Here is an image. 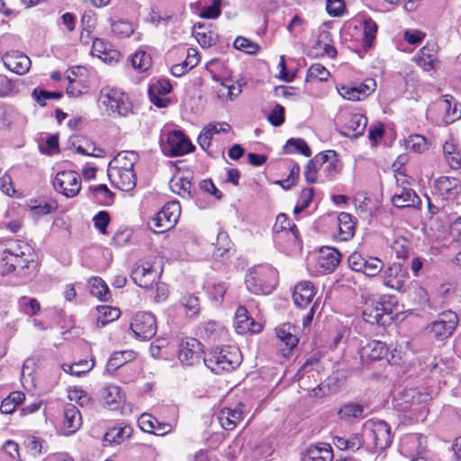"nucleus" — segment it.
<instances>
[{"label": "nucleus", "mask_w": 461, "mask_h": 461, "mask_svg": "<svg viewBox=\"0 0 461 461\" xmlns=\"http://www.w3.org/2000/svg\"><path fill=\"white\" fill-rule=\"evenodd\" d=\"M384 268V262L376 257H365L364 267L360 269V273H363L366 276L375 277Z\"/></svg>", "instance_id": "obj_43"}, {"label": "nucleus", "mask_w": 461, "mask_h": 461, "mask_svg": "<svg viewBox=\"0 0 461 461\" xmlns=\"http://www.w3.org/2000/svg\"><path fill=\"white\" fill-rule=\"evenodd\" d=\"M326 159V155L319 153L317 156H315L314 158L308 161L303 173L305 179L308 183L316 182L319 163L321 162V160L325 161Z\"/></svg>", "instance_id": "obj_47"}, {"label": "nucleus", "mask_w": 461, "mask_h": 461, "mask_svg": "<svg viewBox=\"0 0 461 461\" xmlns=\"http://www.w3.org/2000/svg\"><path fill=\"white\" fill-rule=\"evenodd\" d=\"M203 346L194 338L182 339L178 347V359L184 366H194L200 362Z\"/></svg>", "instance_id": "obj_12"}, {"label": "nucleus", "mask_w": 461, "mask_h": 461, "mask_svg": "<svg viewBox=\"0 0 461 461\" xmlns=\"http://www.w3.org/2000/svg\"><path fill=\"white\" fill-rule=\"evenodd\" d=\"M273 231L279 233L282 231H291L295 238H297L298 230L295 224L292 223L287 216L284 213L277 215L276 223L273 227Z\"/></svg>", "instance_id": "obj_49"}, {"label": "nucleus", "mask_w": 461, "mask_h": 461, "mask_svg": "<svg viewBox=\"0 0 461 461\" xmlns=\"http://www.w3.org/2000/svg\"><path fill=\"white\" fill-rule=\"evenodd\" d=\"M139 160V155L135 151L123 150L119 152L109 163L108 168L133 170L134 165Z\"/></svg>", "instance_id": "obj_24"}, {"label": "nucleus", "mask_w": 461, "mask_h": 461, "mask_svg": "<svg viewBox=\"0 0 461 461\" xmlns=\"http://www.w3.org/2000/svg\"><path fill=\"white\" fill-rule=\"evenodd\" d=\"M53 185L66 197H74L81 189V179L75 171H60L56 175Z\"/></svg>", "instance_id": "obj_10"}, {"label": "nucleus", "mask_w": 461, "mask_h": 461, "mask_svg": "<svg viewBox=\"0 0 461 461\" xmlns=\"http://www.w3.org/2000/svg\"><path fill=\"white\" fill-rule=\"evenodd\" d=\"M89 191L99 203L104 205L112 203L114 194L108 189L106 185H92L89 187Z\"/></svg>", "instance_id": "obj_44"}, {"label": "nucleus", "mask_w": 461, "mask_h": 461, "mask_svg": "<svg viewBox=\"0 0 461 461\" xmlns=\"http://www.w3.org/2000/svg\"><path fill=\"white\" fill-rule=\"evenodd\" d=\"M458 318L456 312L448 311L441 313L437 321L428 326V332L438 340L448 338L456 330Z\"/></svg>", "instance_id": "obj_9"}, {"label": "nucleus", "mask_w": 461, "mask_h": 461, "mask_svg": "<svg viewBox=\"0 0 461 461\" xmlns=\"http://www.w3.org/2000/svg\"><path fill=\"white\" fill-rule=\"evenodd\" d=\"M321 153L327 156V159L325 161L321 160L319 167L324 173L325 177L331 178L339 172L341 167L339 160L337 159V153L334 150H329Z\"/></svg>", "instance_id": "obj_34"}, {"label": "nucleus", "mask_w": 461, "mask_h": 461, "mask_svg": "<svg viewBox=\"0 0 461 461\" xmlns=\"http://www.w3.org/2000/svg\"><path fill=\"white\" fill-rule=\"evenodd\" d=\"M212 78L217 82V85L213 86L214 92L217 97L221 101H227L230 97V77L212 75Z\"/></svg>", "instance_id": "obj_36"}, {"label": "nucleus", "mask_w": 461, "mask_h": 461, "mask_svg": "<svg viewBox=\"0 0 461 461\" xmlns=\"http://www.w3.org/2000/svg\"><path fill=\"white\" fill-rule=\"evenodd\" d=\"M162 149L170 157H178L193 151L194 146L181 131H173L167 135Z\"/></svg>", "instance_id": "obj_8"}, {"label": "nucleus", "mask_w": 461, "mask_h": 461, "mask_svg": "<svg viewBox=\"0 0 461 461\" xmlns=\"http://www.w3.org/2000/svg\"><path fill=\"white\" fill-rule=\"evenodd\" d=\"M94 360H91V362H88L87 360H80L68 366L71 375L80 376L89 372L94 367Z\"/></svg>", "instance_id": "obj_59"}, {"label": "nucleus", "mask_w": 461, "mask_h": 461, "mask_svg": "<svg viewBox=\"0 0 461 461\" xmlns=\"http://www.w3.org/2000/svg\"><path fill=\"white\" fill-rule=\"evenodd\" d=\"M278 282V273L271 265H258L249 271L245 279L248 290L255 294H270Z\"/></svg>", "instance_id": "obj_1"}, {"label": "nucleus", "mask_w": 461, "mask_h": 461, "mask_svg": "<svg viewBox=\"0 0 461 461\" xmlns=\"http://www.w3.org/2000/svg\"><path fill=\"white\" fill-rule=\"evenodd\" d=\"M232 47L247 54H256L259 50V45L249 39L237 37L232 42Z\"/></svg>", "instance_id": "obj_52"}, {"label": "nucleus", "mask_w": 461, "mask_h": 461, "mask_svg": "<svg viewBox=\"0 0 461 461\" xmlns=\"http://www.w3.org/2000/svg\"><path fill=\"white\" fill-rule=\"evenodd\" d=\"M230 129L228 122H212L204 126L198 136V143L201 148L206 150L213 139L214 135L227 134Z\"/></svg>", "instance_id": "obj_17"}, {"label": "nucleus", "mask_w": 461, "mask_h": 461, "mask_svg": "<svg viewBox=\"0 0 461 461\" xmlns=\"http://www.w3.org/2000/svg\"><path fill=\"white\" fill-rule=\"evenodd\" d=\"M384 285L400 293H405L409 286L407 269L399 263H394L384 270Z\"/></svg>", "instance_id": "obj_11"}, {"label": "nucleus", "mask_w": 461, "mask_h": 461, "mask_svg": "<svg viewBox=\"0 0 461 461\" xmlns=\"http://www.w3.org/2000/svg\"><path fill=\"white\" fill-rule=\"evenodd\" d=\"M92 54L105 62L118 60L121 53L113 48V45L103 39L95 38L92 44Z\"/></svg>", "instance_id": "obj_22"}, {"label": "nucleus", "mask_w": 461, "mask_h": 461, "mask_svg": "<svg viewBox=\"0 0 461 461\" xmlns=\"http://www.w3.org/2000/svg\"><path fill=\"white\" fill-rule=\"evenodd\" d=\"M232 326L238 334H245L248 332L258 333L262 330L260 323L255 321L249 315V312L245 306L240 305L235 312V318Z\"/></svg>", "instance_id": "obj_15"}, {"label": "nucleus", "mask_w": 461, "mask_h": 461, "mask_svg": "<svg viewBox=\"0 0 461 461\" xmlns=\"http://www.w3.org/2000/svg\"><path fill=\"white\" fill-rule=\"evenodd\" d=\"M441 109L446 112L445 121L447 123H451L461 117V104L448 99H443L439 102Z\"/></svg>", "instance_id": "obj_41"}, {"label": "nucleus", "mask_w": 461, "mask_h": 461, "mask_svg": "<svg viewBox=\"0 0 461 461\" xmlns=\"http://www.w3.org/2000/svg\"><path fill=\"white\" fill-rule=\"evenodd\" d=\"M3 61L9 70L18 75H24L29 71L32 65L29 57L18 51L5 54L3 56Z\"/></svg>", "instance_id": "obj_18"}, {"label": "nucleus", "mask_w": 461, "mask_h": 461, "mask_svg": "<svg viewBox=\"0 0 461 461\" xmlns=\"http://www.w3.org/2000/svg\"><path fill=\"white\" fill-rule=\"evenodd\" d=\"M24 445L28 451L33 456H38L46 452V442L41 438L28 436L24 440Z\"/></svg>", "instance_id": "obj_53"}, {"label": "nucleus", "mask_w": 461, "mask_h": 461, "mask_svg": "<svg viewBox=\"0 0 461 461\" xmlns=\"http://www.w3.org/2000/svg\"><path fill=\"white\" fill-rule=\"evenodd\" d=\"M132 433V428L129 425L124 426H113L108 429L104 436V440L109 444H119L125 438L131 437Z\"/></svg>", "instance_id": "obj_31"}, {"label": "nucleus", "mask_w": 461, "mask_h": 461, "mask_svg": "<svg viewBox=\"0 0 461 461\" xmlns=\"http://www.w3.org/2000/svg\"><path fill=\"white\" fill-rule=\"evenodd\" d=\"M131 65L135 69L144 72L151 66V57L143 50L136 51L131 57Z\"/></svg>", "instance_id": "obj_51"}, {"label": "nucleus", "mask_w": 461, "mask_h": 461, "mask_svg": "<svg viewBox=\"0 0 461 461\" xmlns=\"http://www.w3.org/2000/svg\"><path fill=\"white\" fill-rule=\"evenodd\" d=\"M285 153L299 152L306 157L312 155L311 149L302 139H290L285 146Z\"/></svg>", "instance_id": "obj_50"}, {"label": "nucleus", "mask_w": 461, "mask_h": 461, "mask_svg": "<svg viewBox=\"0 0 461 461\" xmlns=\"http://www.w3.org/2000/svg\"><path fill=\"white\" fill-rule=\"evenodd\" d=\"M332 458L331 447L327 444L309 447L303 456V461H331Z\"/></svg>", "instance_id": "obj_27"}, {"label": "nucleus", "mask_w": 461, "mask_h": 461, "mask_svg": "<svg viewBox=\"0 0 461 461\" xmlns=\"http://www.w3.org/2000/svg\"><path fill=\"white\" fill-rule=\"evenodd\" d=\"M108 23L111 26L112 32L118 38H127L134 32V26L129 21L123 19L114 20L113 18H109Z\"/></svg>", "instance_id": "obj_35"}, {"label": "nucleus", "mask_w": 461, "mask_h": 461, "mask_svg": "<svg viewBox=\"0 0 461 461\" xmlns=\"http://www.w3.org/2000/svg\"><path fill=\"white\" fill-rule=\"evenodd\" d=\"M98 102L110 116H127L132 113V103L129 95L115 87H103Z\"/></svg>", "instance_id": "obj_3"}, {"label": "nucleus", "mask_w": 461, "mask_h": 461, "mask_svg": "<svg viewBox=\"0 0 461 461\" xmlns=\"http://www.w3.org/2000/svg\"><path fill=\"white\" fill-rule=\"evenodd\" d=\"M222 0H212V3L208 5H204L200 12L199 15L205 19L217 18L221 14Z\"/></svg>", "instance_id": "obj_56"}, {"label": "nucleus", "mask_w": 461, "mask_h": 461, "mask_svg": "<svg viewBox=\"0 0 461 461\" xmlns=\"http://www.w3.org/2000/svg\"><path fill=\"white\" fill-rule=\"evenodd\" d=\"M392 203L397 208H417L421 202L415 191L411 187L398 186L392 197Z\"/></svg>", "instance_id": "obj_19"}, {"label": "nucleus", "mask_w": 461, "mask_h": 461, "mask_svg": "<svg viewBox=\"0 0 461 461\" xmlns=\"http://www.w3.org/2000/svg\"><path fill=\"white\" fill-rule=\"evenodd\" d=\"M340 261V253L337 249H328L325 255H322L320 265L327 271L332 272Z\"/></svg>", "instance_id": "obj_48"}, {"label": "nucleus", "mask_w": 461, "mask_h": 461, "mask_svg": "<svg viewBox=\"0 0 461 461\" xmlns=\"http://www.w3.org/2000/svg\"><path fill=\"white\" fill-rule=\"evenodd\" d=\"M294 327L285 323L276 329V333L280 340L279 348L283 351L284 356H287L298 344V339L294 334Z\"/></svg>", "instance_id": "obj_20"}, {"label": "nucleus", "mask_w": 461, "mask_h": 461, "mask_svg": "<svg viewBox=\"0 0 461 461\" xmlns=\"http://www.w3.org/2000/svg\"><path fill=\"white\" fill-rule=\"evenodd\" d=\"M213 257L216 259L228 258L230 248V240L227 231H220L217 236Z\"/></svg>", "instance_id": "obj_40"}, {"label": "nucleus", "mask_w": 461, "mask_h": 461, "mask_svg": "<svg viewBox=\"0 0 461 461\" xmlns=\"http://www.w3.org/2000/svg\"><path fill=\"white\" fill-rule=\"evenodd\" d=\"M334 444L337 447H339L341 450H345V449L357 450L362 447L363 439H362L361 435H359V434H354L348 439L341 438V437H335Z\"/></svg>", "instance_id": "obj_46"}, {"label": "nucleus", "mask_w": 461, "mask_h": 461, "mask_svg": "<svg viewBox=\"0 0 461 461\" xmlns=\"http://www.w3.org/2000/svg\"><path fill=\"white\" fill-rule=\"evenodd\" d=\"M179 216L180 204L177 201H172L167 203L161 210L151 218L149 224L150 225L153 223V226L157 228V230L155 231L158 233H163L169 230L176 225Z\"/></svg>", "instance_id": "obj_5"}, {"label": "nucleus", "mask_w": 461, "mask_h": 461, "mask_svg": "<svg viewBox=\"0 0 461 461\" xmlns=\"http://www.w3.org/2000/svg\"><path fill=\"white\" fill-rule=\"evenodd\" d=\"M329 77V70L323 65L316 63L309 68L306 80L309 81L310 78H316L320 81H326Z\"/></svg>", "instance_id": "obj_55"}, {"label": "nucleus", "mask_w": 461, "mask_h": 461, "mask_svg": "<svg viewBox=\"0 0 461 461\" xmlns=\"http://www.w3.org/2000/svg\"><path fill=\"white\" fill-rule=\"evenodd\" d=\"M387 345L380 340H372L363 347V355L371 360H380L388 355Z\"/></svg>", "instance_id": "obj_30"}, {"label": "nucleus", "mask_w": 461, "mask_h": 461, "mask_svg": "<svg viewBox=\"0 0 461 461\" xmlns=\"http://www.w3.org/2000/svg\"><path fill=\"white\" fill-rule=\"evenodd\" d=\"M90 293L93 296L101 301L107 302L110 298V290L105 282L98 276L90 278L89 280Z\"/></svg>", "instance_id": "obj_37"}, {"label": "nucleus", "mask_w": 461, "mask_h": 461, "mask_svg": "<svg viewBox=\"0 0 461 461\" xmlns=\"http://www.w3.org/2000/svg\"><path fill=\"white\" fill-rule=\"evenodd\" d=\"M158 272L154 269L153 265L149 261H138L131 274L133 282L140 287L148 289L152 287L158 278Z\"/></svg>", "instance_id": "obj_13"}, {"label": "nucleus", "mask_w": 461, "mask_h": 461, "mask_svg": "<svg viewBox=\"0 0 461 461\" xmlns=\"http://www.w3.org/2000/svg\"><path fill=\"white\" fill-rule=\"evenodd\" d=\"M364 407L357 403H348L342 406L339 411L340 420L351 422L354 420L363 417Z\"/></svg>", "instance_id": "obj_38"}, {"label": "nucleus", "mask_w": 461, "mask_h": 461, "mask_svg": "<svg viewBox=\"0 0 461 461\" xmlns=\"http://www.w3.org/2000/svg\"><path fill=\"white\" fill-rule=\"evenodd\" d=\"M19 303L23 312L29 316L35 315L41 309L40 303L34 298L23 296Z\"/></svg>", "instance_id": "obj_58"}, {"label": "nucleus", "mask_w": 461, "mask_h": 461, "mask_svg": "<svg viewBox=\"0 0 461 461\" xmlns=\"http://www.w3.org/2000/svg\"><path fill=\"white\" fill-rule=\"evenodd\" d=\"M268 122L276 127L282 125L285 122V108L276 104L267 116Z\"/></svg>", "instance_id": "obj_60"}, {"label": "nucleus", "mask_w": 461, "mask_h": 461, "mask_svg": "<svg viewBox=\"0 0 461 461\" xmlns=\"http://www.w3.org/2000/svg\"><path fill=\"white\" fill-rule=\"evenodd\" d=\"M34 250L31 245L23 240H11L3 251L1 263L5 265V259L7 258L28 257L33 254Z\"/></svg>", "instance_id": "obj_25"}, {"label": "nucleus", "mask_w": 461, "mask_h": 461, "mask_svg": "<svg viewBox=\"0 0 461 461\" xmlns=\"http://www.w3.org/2000/svg\"><path fill=\"white\" fill-rule=\"evenodd\" d=\"M156 423H158V420L149 413H142L138 420L140 429L149 433L155 430Z\"/></svg>", "instance_id": "obj_62"}, {"label": "nucleus", "mask_w": 461, "mask_h": 461, "mask_svg": "<svg viewBox=\"0 0 461 461\" xmlns=\"http://www.w3.org/2000/svg\"><path fill=\"white\" fill-rule=\"evenodd\" d=\"M63 96L61 92H50L44 89L35 88L32 92V97L41 105H46V100L60 99Z\"/></svg>", "instance_id": "obj_54"}, {"label": "nucleus", "mask_w": 461, "mask_h": 461, "mask_svg": "<svg viewBox=\"0 0 461 461\" xmlns=\"http://www.w3.org/2000/svg\"><path fill=\"white\" fill-rule=\"evenodd\" d=\"M135 357L133 351L114 352L109 358L107 368L109 370H117L119 367L131 361Z\"/></svg>", "instance_id": "obj_45"}, {"label": "nucleus", "mask_w": 461, "mask_h": 461, "mask_svg": "<svg viewBox=\"0 0 461 461\" xmlns=\"http://www.w3.org/2000/svg\"><path fill=\"white\" fill-rule=\"evenodd\" d=\"M377 32V25L372 19L364 22V42L365 46L370 47Z\"/></svg>", "instance_id": "obj_57"}, {"label": "nucleus", "mask_w": 461, "mask_h": 461, "mask_svg": "<svg viewBox=\"0 0 461 461\" xmlns=\"http://www.w3.org/2000/svg\"><path fill=\"white\" fill-rule=\"evenodd\" d=\"M367 125V118L361 113H348L343 115L342 127L339 133L343 136L350 137L349 132H353L352 138L357 139L363 135Z\"/></svg>", "instance_id": "obj_14"}, {"label": "nucleus", "mask_w": 461, "mask_h": 461, "mask_svg": "<svg viewBox=\"0 0 461 461\" xmlns=\"http://www.w3.org/2000/svg\"><path fill=\"white\" fill-rule=\"evenodd\" d=\"M156 423H158V420L149 413H142L138 420L140 429L149 433L155 430Z\"/></svg>", "instance_id": "obj_61"}, {"label": "nucleus", "mask_w": 461, "mask_h": 461, "mask_svg": "<svg viewBox=\"0 0 461 461\" xmlns=\"http://www.w3.org/2000/svg\"><path fill=\"white\" fill-rule=\"evenodd\" d=\"M435 59L434 50L425 46L420 50L416 62L424 71H430L434 68Z\"/></svg>", "instance_id": "obj_42"}, {"label": "nucleus", "mask_w": 461, "mask_h": 461, "mask_svg": "<svg viewBox=\"0 0 461 461\" xmlns=\"http://www.w3.org/2000/svg\"><path fill=\"white\" fill-rule=\"evenodd\" d=\"M314 295L315 289L313 285L309 281H303L295 285L293 299L297 307L305 308L311 303Z\"/></svg>", "instance_id": "obj_23"}, {"label": "nucleus", "mask_w": 461, "mask_h": 461, "mask_svg": "<svg viewBox=\"0 0 461 461\" xmlns=\"http://www.w3.org/2000/svg\"><path fill=\"white\" fill-rule=\"evenodd\" d=\"M131 330L134 336L141 340H149L157 333L156 318L150 312H137L131 322Z\"/></svg>", "instance_id": "obj_7"}, {"label": "nucleus", "mask_w": 461, "mask_h": 461, "mask_svg": "<svg viewBox=\"0 0 461 461\" xmlns=\"http://www.w3.org/2000/svg\"><path fill=\"white\" fill-rule=\"evenodd\" d=\"M107 175L111 183L122 191L129 192L136 186L134 170L108 168Z\"/></svg>", "instance_id": "obj_16"}, {"label": "nucleus", "mask_w": 461, "mask_h": 461, "mask_svg": "<svg viewBox=\"0 0 461 461\" xmlns=\"http://www.w3.org/2000/svg\"><path fill=\"white\" fill-rule=\"evenodd\" d=\"M364 301L363 318L371 324L384 325L386 323L385 316L390 314L389 303L376 300L371 295L362 294Z\"/></svg>", "instance_id": "obj_6"}, {"label": "nucleus", "mask_w": 461, "mask_h": 461, "mask_svg": "<svg viewBox=\"0 0 461 461\" xmlns=\"http://www.w3.org/2000/svg\"><path fill=\"white\" fill-rule=\"evenodd\" d=\"M173 191L183 198H193V185L190 181L180 179L178 183H175L173 185Z\"/></svg>", "instance_id": "obj_63"}, {"label": "nucleus", "mask_w": 461, "mask_h": 461, "mask_svg": "<svg viewBox=\"0 0 461 461\" xmlns=\"http://www.w3.org/2000/svg\"><path fill=\"white\" fill-rule=\"evenodd\" d=\"M82 425V417L79 410L74 404H67L64 407L63 426L66 434L76 432Z\"/></svg>", "instance_id": "obj_26"}, {"label": "nucleus", "mask_w": 461, "mask_h": 461, "mask_svg": "<svg viewBox=\"0 0 461 461\" xmlns=\"http://www.w3.org/2000/svg\"><path fill=\"white\" fill-rule=\"evenodd\" d=\"M365 441L375 451H384L393 441L391 429L384 420H368L364 424Z\"/></svg>", "instance_id": "obj_4"}, {"label": "nucleus", "mask_w": 461, "mask_h": 461, "mask_svg": "<svg viewBox=\"0 0 461 461\" xmlns=\"http://www.w3.org/2000/svg\"><path fill=\"white\" fill-rule=\"evenodd\" d=\"M339 235L341 240H348L355 235V223L352 215L348 212H340L338 216Z\"/></svg>", "instance_id": "obj_33"}, {"label": "nucleus", "mask_w": 461, "mask_h": 461, "mask_svg": "<svg viewBox=\"0 0 461 461\" xmlns=\"http://www.w3.org/2000/svg\"><path fill=\"white\" fill-rule=\"evenodd\" d=\"M431 400L430 394L424 388H408L400 391L393 398V405L399 412L419 411L424 419L428 414L425 404Z\"/></svg>", "instance_id": "obj_2"}, {"label": "nucleus", "mask_w": 461, "mask_h": 461, "mask_svg": "<svg viewBox=\"0 0 461 461\" xmlns=\"http://www.w3.org/2000/svg\"><path fill=\"white\" fill-rule=\"evenodd\" d=\"M99 315L96 319V325L104 327L107 323L117 320L120 317V310L108 305H101L96 308Z\"/></svg>", "instance_id": "obj_39"}, {"label": "nucleus", "mask_w": 461, "mask_h": 461, "mask_svg": "<svg viewBox=\"0 0 461 461\" xmlns=\"http://www.w3.org/2000/svg\"><path fill=\"white\" fill-rule=\"evenodd\" d=\"M95 227L102 233H106V228L110 222L109 213L105 211H101L96 213L93 218Z\"/></svg>", "instance_id": "obj_64"}, {"label": "nucleus", "mask_w": 461, "mask_h": 461, "mask_svg": "<svg viewBox=\"0 0 461 461\" xmlns=\"http://www.w3.org/2000/svg\"><path fill=\"white\" fill-rule=\"evenodd\" d=\"M203 363L215 374H221L224 371H229L230 367V360L228 358L227 354L223 353L222 348H216L210 352L203 358Z\"/></svg>", "instance_id": "obj_21"}, {"label": "nucleus", "mask_w": 461, "mask_h": 461, "mask_svg": "<svg viewBox=\"0 0 461 461\" xmlns=\"http://www.w3.org/2000/svg\"><path fill=\"white\" fill-rule=\"evenodd\" d=\"M437 185L448 199H455L461 193V182L456 177L441 176L437 180Z\"/></svg>", "instance_id": "obj_28"}, {"label": "nucleus", "mask_w": 461, "mask_h": 461, "mask_svg": "<svg viewBox=\"0 0 461 461\" xmlns=\"http://www.w3.org/2000/svg\"><path fill=\"white\" fill-rule=\"evenodd\" d=\"M104 403L112 409H116L117 404L122 402L121 388L115 384H107L101 391Z\"/></svg>", "instance_id": "obj_32"}, {"label": "nucleus", "mask_w": 461, "mask_h": 461, "mask_svg": "<svg viewBox=\"0 0 461 461\" xmlns=\"http://www.w3.org/2000/svg\"><path fill=\"white\" fill-rule=\"evenodd\" d=\"M34 253L28 257L7 258L5 259L4 272L6 274L17 271L18 275H23L24 269L29 268L30 264L34 262Z\"/></svg>", "instance_id": "obj_29"}]
</instances>
